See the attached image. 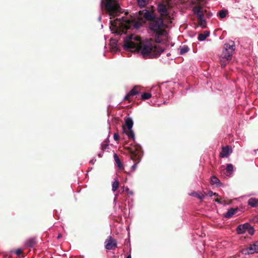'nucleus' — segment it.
Segmentation results:
<instances>
[{
    "instance_id": "1",
    "label": "nucleus",
    "mask_w": 258,
    "mask_h": 258,
    "mask_svg": "<svg viewBox=\"0 0 258 258\" xmlns=\"http://www.w3.org/2000/svg\"><path fill=\"white\" fill-rule=\"evenodd\" d=\"M123 48L132 52H139L145 58H156L164 51V49L153 41L142 43L141 37L131 34L125 37L124 40Z\"/></svg>"
},
{
    "instance_id": "2",
    "label": "nucleus",
    "mask_w": 258,
    "mask_h": 258,
    "mask_svg": "<svg viewBox=\"0 0 258 258\" xmlns=\"http://www.w3.org/2000/svg\"><path fill=\"white\" fill-rule=\"evenodd\" d=\"M125 15L111 21L112 26L116 29L115 33L119 35L125 33L128 29H139L144 22L142 19L137 20L135 17L128 15L127 13Z\"/></svg>"
},
{
    "instance_id": "3",
    "label": "nucleus",
    "mask_w": 258,
    "mask_h": 258,
    "mask_svg": "<svg viewBox=\"0 0 258 258\" xmlns=\"http://www.w3.org/2000/svg\"><path fill=\"white\" fill-rule=\"evenodd\" d=\"M101 7L114 17L120 13V7L117 0H101Z\"/></svg>"
},
{
    "instance_id": "4",
    "label": "nucleus",
    "mask_w": 258,
    "mask_h": 258,
    "mask_svg": "<svg viewBox=\"0 0 258 258\" xmlns=\"http://www.w3.org/2000/svg\"><path fill=\"white\" fill-rule=\"evenodd\" d=\"M232 44L226 43L224 45L223 50L220 59L221 67L224 68L232 58V56L235 49L234 42Z\"/></svg>"
},
{
    "instance_id": "5",
    "label": "nucleus",
    "mask_w": 258,
    "mask_h": 258,
    "mask_svg": "<svg viewBox=\"0 0 258 258\" xmlns=\"http://www.w3.org/2000/svg\"><path fill=\"white\" fill-rule=\"evenodd\" d=\"M125 149L127 150L130 154L131 159L134 162H136L132 166V170L135 171L136 169L137 164L140 162L143 155V151L141 147L139 145H136L131 147H125Z\"/></svg>"
},
{
    "instance_id": "6",
    "label": "nucleus",
    "mask_w": 258,
    "mask_h": 258,
    "mask_svg": "<svg viewBox=\"0 0 258 258\" xmlns=\"http://www.w3.org/2000/svg\"><path fill=\"white\" fill-rule=\"evenodd\" d=\"M163 20L160 18H156L149 23L150 30L156 33L155 36L157 38L163 36L166 33V31L163 29Z\"/></svg>"
},
{
    "instance_id": "7",
    "label": "nucleus",
    "mask_w": 258,
    "mask_h": 258,
    "mask_svg": "<svg viewBox=\"0 0 258 258\" xmlns=\"http://www.w3.org/2000/svg\"><path fill=\"white\" fill-rule=\"evenodd\" d=\"M125 124L122 125V130L123 132L128 136L129 139L135 140V134L132 130L133 126V121L131 117H125L124 118Z\"/></svg>"
},
{
    "instance_id": "8",
    "label": "nucleus",
    "mask_w": 258,
    "mask_h": 258,
    "mask_svg": "<svg viewBox=\"0 0 258 258\" xmlns=\"http://www.w3.org/2000/svg\"><path fill=\"white\" fill-rule=\"evenodd\" d=\"M105 248L108 250H114L117 247V242L112 236H108L106 240Z\"/></svg>"
},
{
    "instance_id": "9",
    "label": "nucleus",
    "mask_w": 258,
    "mask_h": 258,
    "mask_svg": "<svg viewBox=\"0 0 258 258\" xmlns=\"http://www.w3.org/2000/svg\"><path fill=\"white\" fill-rule=\"evenodd\" d=\"M232 152V149L231 146L227 145L222 148V151L220 153L221 158L227 157Z\"/></svg>"
},
{
    "instance_id": "10",
    "label": "nucleus",
    "mask_w": 258,
    "mask_h": 258,
    "mask_svg": "<svg viewBox=\"0 0 258 258\" xmlns=\"http://www.w3.org/2000/svg\"><path fill=\"white\" fill-rule=\"evenodd\" d=\"M158 10L161 13V16L162 17H169V14L165 5L163 4H159L158 6Z\"/></svg>"
},
{
    "instance_id": "11",
    "label": "nucleus",
    "mask_w": 258,
    "mask_h": 258,
    "mask_svg": "<svg viewBox=\"0 0 258 258\" xmlns=\"http://www.w3.org/2000/svg\"><path fill=\"white\" fill-rule=\"evenodd\" d=\"M249 227V223H246L243 225H239L236 228V231L238 234H243L247 231Z\"/></svg>"
},
{
    "instance_id": "12",
    "label": "nucleus",
    "mask_w": 258,
    "mask_h": 258,
    "mask_svg": "<svg viewBox=\"0 0 258 258\" xmlns=\"http://www.w3.org/2000/svg\"><path fill=\"white\" fill-rule=\"evenodd\" d=\"M193 11L195 14L197 15L198 17H204V14L203 13V9L201 7L196 6L193 8Z\"/></svg>"
},
{
    "instance_id": "13",
    "label": "nucleus",
    "mask_w": 258,
    "mask_h": 258,
    "mask_svg": "<svg viewBox=\"0 0 258 258\" xmlns=\"http://www.w3.org/2000/svg\"><path fill=\"white\" fill-rule=\"evenodd\" d=\"M145 12L144 13L143 15V17L148 21H150L151 22V21L154 20V19H156L157 18H155L154 14L151 12H150L148 10H145Z\"/></svg>"
},
{
    "instance_id": "14",
    "label": "nucleus",
    "mask_w": 258,
    "mask_h": 258,
    "mask_svg": "<svg viewBox=\"0 0 258 258\" xmlns=\"http://www.w3.org/2000/svg\"><path fill=\"white\" fill-rule=\"evenodd\" d=\"M238 210V208H231L226 213L225 217L226 218H230L232 217L233 215L235 214Z\"/></svg>"
},
{
    "instance_id": "15",
    "label": "nucleus",
    "mask_w": 258,
    "mask_h": 258,
    "mask_svg": "<svg viewBox=\"0 0 258 258\" xmlns=\"http://www.w3.org/2000/svg\"><path fill=\"white\" fill-rule=\"evenodd\" d=\"M249 249L250 250V253H258V241L252 244H250L249 246Z\"/></svg>"
},
{
    "instance_id": "16",
    "label": "nucleus",
    "mask_w": 258,
    "mask_h": 258,
    "mask_svg": "<svg viewBox=\"0 0 258 258\" xmlns=\"http://www.w3.org/2000/svg\"><path fill=\"white\" fill-rule=\"evenodd\" d=\"M247 204L252 207H256L258 206V199L251 198L248 200Z\"/></svg>"
},
{
    "instance_id": "17",
    "label": "nucleus",
    "mask_w": 258,
    "mask_h": 258,
    "mask_svg": "<svg viewBox=\"0 0 258 258\" xmlns=\"http://www.w3.org/2000/svg\"><path fill=\"white\" fill-rule=\"evenodd\" d=\"M37 241L35 237L30 238L27 241V245L31 247H34Z\"/></svg>"
},
{
    "instance_id": "18",
    "label": "nucleus",
    "mask_w": 258,
    "mask_h": 258,
    "mask_svg": "<svg viewBox=\"0 0 258 258\" xmlns=\"http://www.w3.org/2000/svg\"><path fill=\"white\" fill-rule=\"evenodd\" d=\"M114 160H115L116 163L117 164V167L120 169H122L123 168V164H122L118 156H117V155L116 154H114Z\"/></svg>"
},
{
    "instance_id": "19",
    "label": "nucleus",
    "mask_w": 258,
    "mask_h": 258,
    "mask_svg": "<svg viewBox=\"0 0 258 258\" xmlns=\"http://www.w3.org/2000/svg\"><path fill=\"white\" fill-rule=\"evenodd\" d=\"M209 32L205 31L203 33H200L198 36V39L200 41L205 40L209 36Z\"/></svg>"
},
{
    "instance_id": "20",
    "label": "nucleus",
    "mask_w": 258,
    "mask_h": 258,
    "mask_svg": "<svg viewBox=\"0 0 258 258\" xmlns=\"http://www.w3.org/2000/svg\"><path fill=\"white\" fill-rule=\"evenodd\" d=\"M141 91L140 87L138 86H136L132 89L129 92L134 96L140 93Z\"/></svg>"
},
{
    "instance_id": "21",
    "label": "nucleus",
    "mask_w": 258,
    "mask_h": 258,
    "mask_svg": "<svg viewBox=\"0 0 258 258\" xmlns=\"http://www.w3.org/2000/svg\"><path fill=\"white\" fill-rule=\"evenodd\" d=\"M138 5L140 8L145 7L148 4L150 0H137Z\"/></svg>"
},
{
    "instance_id": "22",
    "label": "nucleus",
    "mask_w": 258,
    "mask_h": 258,
    "mask_svg": "<svg viewBox=\"0 0 258 258\" xmlns=\"http://www.w3.org/2000/svg\"><path fill=\"white\" fill-rule=\"evenodd\" d=\"M198 22L202 27L205 28L206 27V21L204 19V17H198Z\"/></svg>"
},
{
    "instance_id": "23",
    "label": "nucleus",
    "mask_w": 258,
    "mask_h": 258,
    "mask_svg": "<svg viewBox=\"0 0 258 258\" xmlns=\"http://www.w3.org/2000/svg\"><path fill=\"white\" fill-rule=\"evenodd\" d=\"M189 49L187 46L183 45L180 48V54L181 55H183L184 53L187 52L189 51Z\"/></svg>"
},
{
    "instance_id": "24",
    "label": "nucleus",
    "mask_w": 258,
    "mask_h": 258,
    "mask_svg": "<svg viewBox=\"0 0 258 258\" xmlns=\"http://www.w3.org/2000/svg\"><path fill=\"white\" fill-rule=\"evenodd\" d=\"M211 183L212 184L220 183L219 179L215 176H212L211 177Z\"/></svg>"
},
{
    "instance_id": "25",
    "label": "nucleus",
    "mask_w": 258,
    "mask_h": 258,
    "mask_svg": "<svg viewBox=\"0 0 258 258\" xmlns=\"http://www.w3.org/2000/svg\"><path fill=\"white\" fill-rule=\"evenodd\" d=\"M152 97V95L150 93H144L141 95V99L142 100L149 99Z\"/></svg>"
},
{
    "instance_id": "26",
    "label": "nucleus",
    "mask_w": 258,
    "mask_h": 258,
    "mask_svg": "<svg viewBox=\"0 0 258 258\" xmlns=\"http://www.w3.org/2000/svg\"><path fill=\"white\" fill-rule=\"evenodd\" d=\"M119 187V182L115 180L112 184V190L113 191H115Z\"/></svg>"
},
{
    "instance_id": "27",
    "label": "nucleus",
    "mask_w": 258,
    "mask_h": 258,
    "mask_svg": "<svg viewBox=\"0 0 258 258\" xmlns=\"http://www.w3.org/2000/svg\"><path fill=\"white\" fill-rule=\"evenodd\" d=\"M233 170V166L231 164H228L226 168V172L230 174Z\"/></svg>"
},
{
    "instance_id": "28",
    "label": "nucleus",
    "mask_w": 258,
    "mask_h": 258,
    "mask_svg": "<svg viewBox=\"0 0 258 258\" xmlns=\"http://www.w3.org/2000/svg\"><path fill=\"white\" fill-rule=\"evenodd\" d=\"M227 13H228V12L227 10H222L219 12V16L221 18L223 19V18H224L226 16V15L227 14Z\"/></svg>"
},
{
    "instance_id": "29",
    "label": "nucleus",
    "mask_w": 258,
    "mask_h": 258,
    "mask_svg": "<svg viewBox=\"0 0 258 258\" xmlns=\"http://www.w3.org/2000/svg\"><path fill=\"white\" fill-rule=\"evenodd\" d=\"M134 96L132 95L131 93L128 92V94H127L125 97H124V100L127 101L128 102H131L132 101V98Z\"/></svg>"
},
{
    "instance_id": "30",
    "label": "nucleus",
    "mask_w": 258,
    "mask_h": 258,
    "mask_svg": "<svg viewBox=\"0 0 258 258\" xmlns=\"http://www.w3.org/2000/svg\"><path fill=\"white\" fill-rule=\"evenodd\" d=\"M248 233L250 235H253L254 234V230L253 228L249 224V227L247 229Z\"/></svg>"
},
{
    "instance_id": "31",
    "label": "nucleus",
    "mask_w": 258,
    "mask_h": 258,
    "mask_svg": "<svg viewBox=\"0 0 258 258\" xmlns=\"http://www.w3.org/2000/svg\"><path fill=\"white\" fill-rule=\"evenodd\" d=\"M241 252L243 254H252V253L250 252V250L249 249V247L242 249Z\"/></svg>"
},
{
    "instance_id": "32",
    "label": "nucleus",
    "mask_w": 258,
    "mask_h": 258,
    "mask_svg": "<svg viewBox=\"0 0 258 258\" xmlns=\"http://www.w3.org/2000/svg\"><path fill=\"white\" fill-rule=\"evenodd\" d=\"M108 146V144L107 143H102L101 144V150L102 151H104L107 147Z\"/></svg>"
},
{
    "instance_id": "33",
    "label": "nucleus",
    "mask_w": 258,
    "mask_h": 258,
    "mask_svg": "<svg viewBox=\"0 0 258 258\" xmlns=\"http://www.w3.org/2000/svg\"><path fill=\"white\" fill-rule=\"evenodd\" d=\"M194 195H195V196H196V197H197L198 199H199L200 200L203 199L205 197L204 195H200L197 193H195Z\"/></svg>"
},
{
    "instance_id": "34",
    "label": "nucleus",
    "mask_w": 258,
    "mask_h": 258,
    "mask_svg": "<svg viewBox=\"0 0 258 258\" xmlns=\"http://www.w3.org/2000/svg\"><path fill=\"white\" fill-rule=\"evenodd\" d=\"M113 138L114 140L118 141L119 139V136L117 134L114 133L113 135Z\"/></svg>"
},
{
    "instance_id": "35",
    "label": "nucleus",
    "mask_w": 258,
    "mask_h": 258,
    "mask_svg": "<svg viewBox=\"0 0 258 258\" xmlns=\"http://www.w3.org/2000/svg\"><path fill=\"white\" fill-rule=\"evenodd\" d=\"M125 192H126L128 195H133V192L132 191H131L128 187H126L125 189Z\"/></svg>"
},
{
    "instance_id": "36",
    "label": "nucleus",
    "mask_w": 258,
    "mask_h": 258,
    "mask_svg": "<svg viewBox=\"0 0 258 258\" xmlns=\"http://www.w3.org/2000/svg\"><path fill=\"white\" fill-rule=\"evenodd\" d=\"M208 195L210 197H212L213 195H214V196H218V194H216V193H213V191H210L208 192Z\"/></svg>"
},
{
    "instance_id": "37",
    "label": "nucleus",
    "mask_w": 258,
    "mask_h": 258,
    "mask_svg": "<svg viewBox=\"0 0 258 258\" xmlns=\"http://www.w3.org/2000/svg\"><path fill=\"white\" fill-rule=\"evenodd\" d=\"M22 253V250L20 249H17V256H19Z\"/></svg>"
},
{
    "instance_id": "38",
    "label": "nucleus",
    "mask_w": 258,
    "mask_h": 258,
    "mask_svg": "<svg viewBox=\"0 0 258 258\" xmlns=\"http://www.w3.org/2000/svg\"><path fill=\"white\" fill-rule=\"evenodd\" d=\"M215 202H217V203H220L221 204L222 202L221 201V200L220 199H217L215 200Z\"/></svg>"
},
{
    "instance_id": "39",
    "label": "nucleus",
    "mask_w": 258,
    "mask_h": 258,
    "mask_svg": "<svg viewBox=\"0 0 258 258\" xmlns=\"http://www.w3.org/2000/svg\"><path fill=\"white\" fill-rule=\"evenodd\" d=\"M115 45H116L115 42H114V45L112 44V49H116V46H115Z\"/></svg>"
},
{
    "instance_id": "40",
    "label": "nucleus",
    "mask_w": 258,
    "mask_h": 258,
    "mask_svg": "<svg viewBox=\"0 0 258 258\" xmlns=\"http://www.w3.org/2000/svg\"><path fill=\"white\" fill-rule=\"evenodd\" d=\"M109 142V139L107 138L104 141H103V143H107L108 144Z\"/></svg>"
},
{
    "instance_id": "41",
    "label": "nucleus",
    "mask_w": 258,
    "mask_h": 258,
    "mask_svg": "<svg viewBox=\"0 0 258 258\" xmlns=\"http://www.w3.org/2000/svg\"><path fill=\"white\" fill-rule=\"evenodd\" d=\"M61 237V235L60 234H58V235L57 236V239H59Z\"/></svg>"
},
{
    "instance_id": "42",
    "label": "nucleus",
    "mask_w": 258,
    "mask_h": 258,
    "mask_svg": "<svg viewBox=\"0 0 258 258\" xmlns=\"http://www.w3.org/2000/svg\"><path fill=\"white\" fill-rule=\"evenodd\" d=\"M126 258H132V257H131V254L128 255L126 257Z\"/></svg>"
}]
</instances>
